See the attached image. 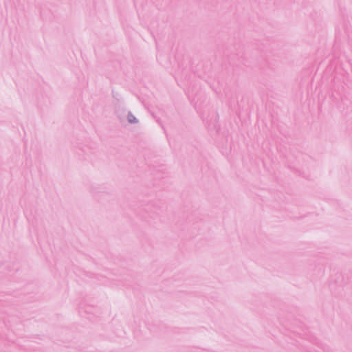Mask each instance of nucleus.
<instances>
[{
    "mask_svg": "<svg viewBox=\"0 0 352 352\" xmlns=\"http://www.w3.org/2000/svg\"><path fill=\"white\" fill-rule=\"evenodd\" d=\"M128 118H129V122L131 123L134 122L135 120V118L134 116H133L131 114L129 115Z\"/></svg>",
    "mask_w": 352,
    "mask_h": 352,
    "instance_id": "f257e3e1",
    "label": "nucleus"
}]
</instances>
